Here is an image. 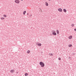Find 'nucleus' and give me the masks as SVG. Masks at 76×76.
<instances>
[{
  "label": "nucleus",
  "instance_id": "1",
  "mask_svg": "<svg viewBox=\"0 0 76 76\" xmlns=\"http://www.w3.org/2000/svg\"><path fill=\"white\" fill-rule=\"evenodd\" d=\"M39 64L41 65V67H44V66L45 65L44 64V63L42 62H39Z\"/></svg>",
  "mask_w": 76,
  "mask_h": 76
},
{
  "label": "nucleus",
  "instance_id": "2",
  "mask_svg": "<svg viewBox=\"0 0 76 76\" xmlns=\"http://www.w3.org/2000/svg\"><path fill=\"white\" fill-rule=\"evenodd\" d=\"M15 3H17V4H19L20 2L19 0H15Z\"/></svg>",
  "mask_w": 76,
  "mask_h": 76
},
{
  "label": "nucleus",
  "instance_id": "3",
  "mask_svg": "<svg viewBox=\"0 0 76 76\" xmlns=\"http://www.w3.org/2000/svg\"><path fill=\"white\" fill-rule=\"evenodd\" d=\"M56 31H53V33H52L53 35H57V33L55 32Z\"/></svg>",
  "mask_w": 76,
  "mask_h": 76
},
{
  "label": "nucleus",
  "instance_id": "4",
  "mask_svg": "<svg viewBox=\"0 0 76 76\" xmlns=\"http://www.w3.org/2000/svg\"><path fill=\"white\" fill-rule=\"evenodd\" d=\"M58 10L59 11V12H62V9L61 8H59L58 9Z\"/></svg>",
  "mask_w": 76,
  "mask_h": 76
},
{
  "label": "nucleus",
  "instance_id": "5",
  "mask_svg": "<svg viewBox=\"0 0 76 76\" xmlns=\"http://www.w3.org/2000/svg\"><path fill=\"white\" fill-rule=\"evenodd\" d=\"M14 72H15V70L14 69H12L10 71L11 73H13Z\"/></svg>",
  "mask_w": 76,
  "mask_h": 76
},
{
  "label": "nucleus",
  "instance_id": "6",
  "mask_svg": "<svg viewBox=\"0 0 76 76\" xmlns=\"http://www.w3.org/2000/svg\"><path fill=\"white\" fill-rule=\"evenodd\" d=\"M69 39H72V36H70L68 37Z\"/></svg>",
  "mask_w": 76,
  "mask_h": 76
},
{
  "label": "nucleus",
  "instance_id": "7",
  "mask_svg": "<svg viewBox=\"0 0 76 76\" xmlns=\"http://www.w3.org/2000/svg\"><path fill=\"white\" fill-rule=\"evenodd\" d=\"M45 5L46 6H48V3H47V2H45Z\"/></svg>",
  "mask_w": 76,
  "mask_h": 76
},
{
  "label": "nucleus",
  "instance_id": "8",
  "mask_svg": "<svg viewBox=\"0 0 76 76\" xmlns=\"http://www.w3.org/2000/svg\"><path fill=\"white\" fill-rule=\"evenodd\" d=\"M56 32L58 34H59V31L58 30H56Z\"/></svg>",
  "mask_w": 76,
  "mask_h": 76
},
{
  "label": "nucleus",
  "instance_id": "9",
  "mask_svg": "<svg viewBox=\"0 0 76 76\" xmlns=\"http://www.w3.org/2000/svg\"><path fill=\"white\" fill-rule=\"evenodd\" d=\"M63 11L64 12H67V11H66V10L65 9H64Z\"/></svg>",
  "mask_w": 76,
  "mask_h": 76
},
{
  "label": "nucleus",
  "instance_id": "10",
  "mask_svg": "<svg viewBox=\"0 0 76 76\" xmlns=\"http://www.w3.org/2000/svg\"><path fill=\"white\" fill-rule=\"evenodd\" d=\"M1 20H4V18L2 17L1 18Z\"/></svg>",
  "mask_w": 76,
  "mask_h": 76
},
{
  "label": "nucleus",
  "instance_id": "11",
  "mask_svg": "<svg viewBox=\"0 0 76 76\" xmlns=\"http://www.w3.org/2000/svg\"><path fill=\"white\" fill-rule=\"evenodd\" d=\"M25 13H26V11H25L23 12V15H25Z\"/></svg>",
  "mask_w": 76,
  "mask_h": 76
},
{
  "label": "nucleus",
  "instance_id": "12",
  "mask_svg": "<svg viewBox=\"0 0 76 76\" xmlns=\"http://www.w3.org/2000/svg\"><path fill=\"white\" fill-rule=\"evenodd\" d=\"M49 56H53V53H49Z\"/></svg>",
  "mask_w": 76,
  "mask_h": 76
},
{
  "label": "nucleus",
  "instance_id": "13",
  "mask_svg": "<svg viewBox=\"0 0 76 76\" xmlns=\"http://www.w3.org/2000/svg\"><path fill=\"white\" fill-rule=\"evenodd\" d=\"M72 46V45H69V47H71Z\"/></svg>",
  "mask_w": 76,
  "mask_h": 76
},
{
  "label": "nucleus",
  "instance_id": "14",
  "mask_svg": "<svg viewBox=\"0 0 76 76\" xmlns=\"http://www.w3.org/2000/svg\"><path fill=\"white\" fill-rule=\"evenodd\" d=\"M4 17H5V18H6L7 17V16L6 15H3Z\"/></svg>",
  "mask_w": 76,
  "mask_h": 76
},
{
  "label": "nucleus",
  "instance_id": "15",
  "mask_svg": "<svg viewBox=\"0 0 76 76\" xmlns=\"http://www.w3.org/2000/svg\"><path fill=\"white\" fill-rule=\"evenodd\" d=\"M27 53H28V54H29V53H30V50H28L27 51Z\"/></svg>",
  "mask_w": 76,
  "mask_h": 76
},
{
  "label": "nucleus",
  "instance_id": "16",
  "mask_svg": "<svg viewBox=\"0 0 76 76\" xmlns=\"http://www.w3.org/2000/svg\"><path fill=\"white\" fill-rule=\"evenodd\" d=\"M28 74L26 73L25 74V76H28Z\"/></svg>",
  "mask_w": 76,
  "mask_h": 76
},
{
  "label": "nucleus",
  "instance_id": "17",
  "mask_svg": "<svg viewBox=\"0 0 76 76\" xmlns=\"http://www.w3.org/2000/svg\"><path fill=\"white\" fill-rule=\"evenodd\" d=\"M38 45L39 46H41V44H39Z\"/></svg>",
  "mask_w": 76,
  "mask_h": 76
},
{
  "label": "nucleus",
  "instance_id": "18",
  "mask_svg": "<svg viewBox=\"0 0 76 76\" xmlns=\"http://www.w3.org/2000/svg\"><path fill=\"white\" fill-rule=\"evenodd\" d=\"M74 25H75L74 24H72V26H74Z\"/></svg>",
  "mask_w": 76,
  "mask_h": 76
},
{
  "label": "nucleus",
  "instance_id": "19",
  "mask_svg": "<svg viewBox=\"0 0 76 76\" xmlns=\"http://www.w3.org/2000/svg\"><path fill=\"white\" fill-rule=\"evenodd\" d=\"M58 60H61V58H59Z\"/></svg>",
  "mask_w": 76,
  "mask_h": 76
},
{
  "label": "nucleus",
  "instance_id": "20",
  "mask_svg": "<svg viewBox=\"0 0 76 76\" xmlns=\"http://www.w3.org/2000/svg\"><path fill=\"white\" fill-rule=\"evenodd\" d=\"M74 31H76V28L74 29Z\"/></svg>",
  "mask_w": 76,
  "mask_h": 76
},
{
  "label": "nucleus",
  "instance_id": "21",
  "mask_svg": "<svg viewBox=\"0 0 76 76\" xmlns=\"http://www.w3.org/2000/svg\"><path fill=\"white\" fill-rule=\"evenodd\" d=\"M27 15H29V14L27 13Z\"/></svg>",
  "mask_w": 76,
  "mask_h": 76
},
{
  "label": "nucleus",
  "instance_id": "22",
  "mask_svg": "<svg viewBox=\"0 0 76 76\" xmlns=\"http://www.w3.org/2000/svg\"><path fill=\"white\" fill-rule=\"evenodd\" d=\"M48 0L49 1H50V0Z\"/></svg>",
  "mask_w": 76,
  "mask_h": 76
},
{
  "label": "nucleus",
  "instance_id": "23",
  "mask_svg": "<svg viewBox=\"0 0 76 76\" xmlns=\"http://www.w3.org/2000/svg\"><path fill=\"white\" fill-rule=\"evenodd\" d=\"M21 1H23V0H21Z\"/></svg>",
  "mask_w": 76,
  "mask_h": 76
}]
</instances>
